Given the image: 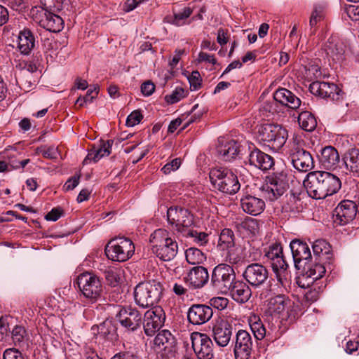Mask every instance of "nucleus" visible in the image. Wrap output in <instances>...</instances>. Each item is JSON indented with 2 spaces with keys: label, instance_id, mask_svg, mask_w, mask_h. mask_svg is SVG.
Segmentation results:
<instances>
[{
  "label": "nucleus",
  "instance_id": "nucleus-1",
  "mask_svg": "<svg viewBox=\"0 0 359 359\" xmlns=\"http://www.w3.org/2000/svg\"><path fill=\"white\" fill-rule=\"evenodd\" d=\"M308 195L314 199H323L336 194L341 181L336 175L325 171H311L303 182Z\"/></svg>",
  "mask_w": 359,
  "mask_h": 359
},
{
  "label": "nucleus",
  "instance_id": "nucleus-2",
  "mask_svg": "<svg viewBox=\"0 0 359 359\" xmlns=\"http://www.w3.org/2000/svg\"><path fill=\"white\" fill-rule=\"evenodd\" d=\"M151 250L160 259L168 262L173 259L178 251L177 242L169 236L165 229H158L150 236Z\"/></svg>",
  "mask_w": 359,
  "mask_h": 359
},
{
  "label": "nucleus",
  "instance_id": "nucleus-3",
  "mask_svg": "<svg viewBox=\"0 0 359 359\" xmlns=\"http://www.w3.org/2000/svg\"><path fill=\"white\" fill-rule=\"evenodd\" d=\"M163 291V285L157 280L141 282L134 289L135 302L143 309L153 307L161 299Z\"/></svg>",
  "mask_w": 359,
  "mask_h": 359
},
{
  "label": "nucleus",
  "instance_id": "nucleus-4",
  "mask_svg": "<svg viewBox=\"0 0 359 359\" xmlns=\"http://www.w3.org/2000/svg\"><path fill=\"white\" fill-rule=\"evenodd\" d=\"M209 177L212 187L223 194L233 195L241 189V184L237 176L226 168H214L211 169Z\"/></svg>",
  "mask_w": 359,
  "mask_h": 359
},
{
  "label": "nucleus",
  "instance_id": "nucleus-5",
  "mask_svg": "<svg viewBox=\"0 0 359 359\" xmlns=\"http://www.w3.org/2000/svg\"><path fill=\"white\" fill-rule=\"evenodd\" d=\"M288 188L287 172L283 170L268 175L265 180V184L262 186L260 191L264 198L270 201H274L283 196Z\"/></svg>",
  "mask_w": 359,
  "mask_h": 359
},
{
  "label": "nucleus",
  "instance_id": "nucleus-6",
  "mask_svg": "<svg viewBox=\"0 0 359 359\" xmlns=\"http://www.w3.org/2000/svg\"><path fill=\"white\" fill-rule=\"evenodd\" d=\"M258 137L275 151H278L285 144L288 137L285 128L278 124L266 123L259 126Z\"/></svg>",
  "mask_w": 359,
  "mask_h": 359
},
{
  "label": "nucleus",
  "instance_id": "nucleus-7",
  "mask_svg": "<svg viewBox=\"0 0 359 359\" xmlns=\"http://www.w3.org/2000/svg\"><path fill=\"white\" fill-rule=\"evenodd\" d=\"M135 252L133 241L126 237H115L111 239L105 246L107 256L113 261L126 262Z\"/></svg>",
  "mask_w": 359,
  "mask_h": 359
},
{
  "label": "nucleus",
  "instance_id": "nucleus-8",
  "mask_svg": "<svg viewBox=\"0 0 359 359\" xmlns=\"http://www.w3.org/2000/svg\"><path fill=\"white\" fill-rule=\"evenodd\" d=\"M302 140L294 138L289 151V158L293 167L299 172H308L315 168L311 154L302 147Z\"/></svg>",
  "mask_w": 359,
  "mask_h": 359
},
{
  "label": "nucleus",
  "instance_id": "nucleus-9",
  "mask_svg": "<svg viewBox=\"0 0 359 359\" xmlns=\"http://www.w3.org/2000/svg\"><path fill=\"white\" fill-rule=\"evenodd\" d=\"M236 280V274L232 266L220 264L212 271L210 284L217 291L226 294Z\"/></svg>",
  "mask_w": 359,
  "mask_h": 359
},
{
  "label": "nucleus",
  "instance_id": "nucleus-10",
  "mask_svg": "<svg viewBox=\"0 0 359 359\" xmlns=\"http://www.w3.org/2000/svg\"><path fill=\"white\" fill-rule=\"evenodd\" d=\"M294 302L283 294L276 295L269 299L268 311L271 316H276L281 321L292 322L295 318L293 309Z\"/></svg>",
  "mask_w": 359,
  "mask_h": 359
},
{
  "label": "nucleus",
  "instance_id": "nucleus-11",
  "mask_svg": "<svg viewBox=\"0 0 359 359\" xmlns=\"http://www.w3.org/2000/svg\"><path fill=\"white\" fill-rule=\"evenodd\" d=\"M167 219L176 231L184 233L194 224V215L188 209L180 206H171L167 210Z\"/></svg>",
  "mask_w": 359,
  "mask_h": 359
},
{
  "label": "nucleus",
  "instance_id": "nucleus-12",
  "mask_svg": "<svg viewBox=\"0 0 359 359\" xmlns=\"http://www.w3.org/2000/svg\"><path fill=\"white\" fill-rule=\"evenodd\" d=\"M78 286L83 294L88 299L96 300L102 292V285L96 275L85 272L77 278Z\"/></svg>",
  "mask_w": 359,
  "mask_h": 359
},
{
  "label": "nucleus",
  "instance_id": "nucleus-13",
  "mask_svg": "<svg viewBox=\"0 0 359 359\" xmlns=\"http://www.w3.org/2000/svg\"><path fill=\"white\" fill-rule=\"evenodd\" d=\"M165 320V313L160 306H155L144 313L143 327L147 336H153L163 325Z\"/></svg>",
  "mask_w": 359,
  "mask_h": 359
},
{
  "label": "nucleus",
  "instance_id": "nucleus-14",
  "mask_svg": "<svg viewBox=\"0 0 359 359\" xmlns=\"http://www.w3.org/2000/svg\"><path fill=\"white\" fill-rule=\"evenodd\" d=\"M191 339L193 349L198 359L213 358V343L209 336L195 332L191 334Z\"/></svg>",
  "mask_w": 359,
  "mask_h": 359
},
{
  "label": "nucleus",
  "instance_id": "nucleus-15",
  "mask_svg": "<svg viewBox=\"0 0 359 359\" xmlns=\"http://www.w3.org/2000/svg\"><path fill=\"white\" fill-rule=\"evenodd\" d=\"M116 318L119 323L129 331H135L142 324V313L136 309L131 306L122 307L116 314Z\"/></svg>",
  "mask_w": 359,
  "mask_h": 359
},
{
  "label": "nucleus",
  "instance_id": "nucleus-16",
  "mask_svg": "<svg viewBox=\"0 0 359 359\" xmlns=\"http://www.w3.org/2000/svg\"><path fill=\"white\" fill-rule=\"evenodd\" d=\"M358 212L359 213V207L354 201L344 200L334 210V221L339 225H345L351 222Z\"/></svg>",
  "mask_w": 359,
  "mask_h": 359
},
{
  "label": "nucleus",
  "instance_id": "nucleus-17",
  "mask_svg": "<svg viewBox=\"0 0 359 359\" xmlns=\"http://www.w3.org/2000/svg\"><path fill=\"white\" fill-rule=\"evenodd\" d=\"M253 348V341L250 334L243 330H240L236 336L233 348L236 359H251Z\"/></svg>",
  "mask_w": 359,
  "mask_h": 359
},
{
  "label": "nucleus",
  "instance_id": "nucleus-18",
  "mask_svg": "<svg viewBox=\"0 0 359 359\" xmlns=\"http://www.w3.org/2000/svg\"><path fill=\"white\" fill-rule=\"evenodd\" d=\"M243 276L248 284L257 287L266 281L269 277V271L264 265L253 263L245 268Z\"/></svg>",
  "mask_w": 359,
  "mask_h": 359
},
{
  "label": "nucleus",
  "instance_id": "nucleus-19",
  "mask_svg": "<svg viewBox=\"0 0 359 359\" xmlns=\"http://www.w3.org/2000/svg\"><path fill=\"white\" fill-rule=\"evenodd\" d=\"M213 316V310L207 304H195L191 305L187 312L188 321L194 325H203Z\"/></svg>",
  "mask_w": 359,
  "mask_h": 359
},
{
  "label": "nucleus",
  "instance_id": "nucleus-20",
  "mask_svg": "<svg viewBox=\"0 0 359 359\" xmlns=\"http://www.w3.org/2000/svg\"><path fill=\"white\" fill-rule=\"evenodd\" d=\"M233 325L225 320L217 321L212 328V337L221 347L226 346L232 336Z\"/></svg>",
  "mask_w": 359,
  "mask_h": 359
},
{
  "label": "nucleus",
  "instance_id": "nucleus-21",
  "mask_svg": "<svg viewBox=\"0 0 359 359\" xmlns=\"http://www.w3.org/2000/svg\"><path fill=\"white\" fill-rule=\"evenodd\" d=\"M240 203L243 211L252 216L259 215L264 212L266 207L263 198L248 193L243 194Z\"/></svg>",
  "mask_w": 359,
  "mask_h": 359
},
{
  "label": "nucleus",
  "instance_id": "nucleus-22",
  "mask_svg": "<svg viewBox=\"0 0 359 359\" xmlns=\"http://www.w3.org/2000/svg\"><path fill=\"white\" fill-rule=\"evenodd\" d=\"M309 90L315 95L322 98H330L332 100H338L341 92L338 86L334 83L319 81L310 84Z\"/></svg>",
  "mask_w": 359,
  "mask_h": 359
},
{
  "label": "nucleus",
  "instance_id": "nucleus-23",
  "mask_svg": "<svg viewBox=\"0 0 359 359\" xmlns=\"http://www.w3.org/2000/svg\"><path fill=\"white\" fill-rule=\"evenodd\" d=\"M184 280L187 284L194 289L202 288L209 280V273L207 269L202 266H194Z\"/></svg>",
  "mask_w": 359,
  "mask_h": 359
},
{
  "label": "nucleus",
  "instance_id": "nucleus-24",
  "mask_svg": "<svg viewBox=\"0 0 359 359\" xmlns=\"http://www.w3.org/2000/svg\"><path fill=\"white\" fill-rule=\"evenodd\" d=\"M248 160L251 165L263 171H267L274 165L273 158L257 148L250 151Z\"/></svg>",
  "mask_w": 359,
  "mask_h": 359
},
{
  "label": "nucleus",
  "instance_id": "nucleus-25",
  "mask_svg": "<svg viewBox=\"0 0 359 359\" xmlns=\"http://www.w3.org/2000/svg\"><path fill=\"white\" fill-rule=\"evenodd\" d=\"M113 144V140L102 141L99 145H93L88 151V154L83 161V164H88L93 161L97 162L104 156H107L111 154V149Z\"/></svg>",
  "mask_w": 359,
  "mask_h": 359
},
{
  "label": "nucleus",
  "instance_id": "nucleus-26",
  "mask_svg": "<svg viewBox=\"0 0 359 359\" xmlns=\"http://www.w3.org/2000/svg\"><path fill=\"white\" fill-rule=\"evenodd\" d=\"M290 247L291 249L295 267L299 269V264L302 261H308L311 258V253L309 245L299 240H293Z\"/></svg>",
  "mask_w": 359,
  "mask_h": 359
},
{
  "label": "nucleus",
  "instance_id": "nucleus-27",
  "mask_svg": "<svg viewBox=\"0 0 359 359\" xmlns=\"http://www.w3.org/2000/svg\"><path fill=\"white\" fill-rule=\"evenodd\" d=\"M265 256L271 262L273 271L287 269L288 264L283 255V248L280 244L273 245L266 252Z\"/></svg>",
  "mask_w": 359,
  "mask_h": 359
},
{
  "label": "nucleus",
  "instance_id": "nucleus-28",
  "mask_svg": "<svg viewBox=\"0 0 359 359\" xmlns=\"http://www.w3.org/2000/svg\"><path fill=\"white\" fill-rule=\"evenodd\" d=\"M154 343L160 350L163 351L165 354L175 352L176 340L168 330H165L159 332L156 336Z\"/></svg>",
  "mask_w": 359,
  "mask_h": 359
},
{
  "label": "nucleus",
  "instance_id": "nucleus-29",
  "mask_svg": "<svg viewBox=\"0 0 359 359\" xmlns=\"http://www.w3.org/2000/svg\"><path fill=\"white\" fill-rule=\"evenodd\" d=\"M233 300L238 303L247 302L252 295L248 285L241 280H235L230 287L229 292Z\"/></svg>",
  "mask_w": 359,
  "mask_h": 359
},
{
  "label": "nucleus",
  "instance_id": "nucleus-30",
  "mask_svg": "<svg viewBox=\"0 0 359 359\" xmlns=\"http://www.w3.org/2000/svg\"><path fill=\"white\" fill-rule=\"evenodd\" d=\"M313 252L316 257V261L320 262L332 264L333 258L331 251V245L325 240H317L312 245Z\"/></svg>",
  "mask_w": 359,
  "mask_h": 359
},
{
  "label": "nucleus",
  "instance_id": "nucleus-31",
  "mask_svg": "<svg viewBox=\"0 0 359 359\" xmlns=\"http://www.w3.org/2000/svg\"><path fill=\"white\" fill-rule=\"evenodd\" d=\"M339 154L337 150L332 146H327L320 150L319 161L324 168L334 169L339 162Z\"/></svg>",
  "mask_w": 359,
  "mask_h": 359
},
{
  "label": "nucleus",
  "instance_id": "nucleus-32",
  "mask_svg": "<svg viewBox=\"0 0 359 359\" xmlns=\"http://www.w3.org/2000/svg\"><path fill=\"white\" fill-rule=\"evenodd\" d=\"M274 99L280 106L295 109L301 105V100L294 93L286 88H280L274 93Z\"/></svg>",
  "mask_w": 359,
  "mask_h": 359
},
{
  "label": "nucleus",
  "instance_id": "nucleus-33",
  "mask_svg": "<svg viewBox=\"0 0 359 359\" xmlns=\"http://www.w3.org/2000/svg\"><path fill=\"white\" fill-rule=\"evenodd\" d=\"M240 151V144L235 140H230L217 147V153L226 161L234 159Z\"/></svg>",
  "mask_w": 359,
  "mask_h": 359
},
{
  "label": "nucleus",
  "instance_id": "nucleus-34",
  "mask_svg": "<svg viewBox=\"0 0 359 359\" xmlns=\"http://www.w3.org/2000/svg\"><path fill=\"white\" fill-rule=\"evenodd\" d=\"M50 32H60L64 27V21L60 16L48 11L41 26Z\"/></svg>",
  "mask_w": 359,
  "mask_h": 359
},
{
  "label": "nucleus",
  "instance_id": "nucleus-35",
  "mask_svg": "<svg viewBox=\"0 0 359 359\" xmlns=\"http://www.w3.org/2000/svg\"><path fill=\"white\" fill-rule=\"evenodd\" d=\"M346 169L350 172L359 174V149L352 148L346 151L343 156Z\"/></svg>",
  "mask_w": 359,
  "mask_h": 359
},
{
  "label": "nucleus",
  "instance_id": "nucleus-36",
  "mask_svg": "<svg viewBox=\"0 0 359 359\" xmlns=\"http://www.w3.org/2000/svg\"><path fill=\"white\" fill-rule=\"evenodd\" d=\"M325 264L328 263L318 262L314 264H309L306 267L304 266L303 277L310 278L311 283L321 278L326 272Z\"/></svg>",
  "mask_w": 359,
  "mask_h": 359
},
{
  "label": "nucleus",
  "instance_id": "nucleus-37",
  "mask_svg": "<svg viewBox=\"0 0 359 359\" xmlns=\"http://www.w3.org/2000/svg\"><path fill=\"white\" fill-rule=\"evenodd\" d=\"M22 36V31H20L18 36V42L17 47L15 48L14 46L11 45V46L15 49L13 52V55L11 56V62L14 68L15 76L17 77V75H21L22 67V45L20 43L21 37Z\"/></svg>",
  "mask_w": 359,
  "mask_h": 359
},
{
  "label": "nucleus",
  "instance_id": "nucleus-38",
  "mask_svg": "<svg viewBox=\"0 0 359 359\" xmlns=\"http://www.w3.org/2000/svg\"><path fill=\"white\" fill-rule=\"evenodd\" d=\"M235 245V235L230 229H224L219 237L218 246L222 250H229Z\"/></svg>",
  "mask_w": 359,
  "mask_h": 359
},
{
  "label": "nucleus",
  "instance_id": "nucleus-39",
  "mask_svg": "<svg viewBox=\"0 0 359 359\" xmlns=\"http://www.w3.org/2000/svg\"><path fill=\"white\" fill-rule=\"evenodd\" d=\"M298 123L300 127L306 131H313L316 126L317 121L315 116L309 111H302L298 116Z\"/></svg>",
  "mask_w": 359,
  "mask_h": 359
},
{
  "label": "nucleus",
  "instance_id": "nucleus-40",
  "mask_svg": "<svg viewBox=\"0 0 359 359\" xmlns=\"http://www.w3.org/2000/svg\"><path fill=\"white\" fill-rule=\"evenodd\" d=\"M326 54L333 60H339L344 54V48L340 43H336L333 39H329L325 45Z\"/></svg>",
  "mask_w": 359,
  "mask_h": 359
},
{
  "label": "nucleus",
  "instance_id": "nucleus-41",
  "mask_svg": "<svg viewBox=\"0 0 359 359\" xmlns=\"http://www.w3.org/2000/svg\"><path fill=\"white\" fill-rule=\"evenodd\" d=\"M186 259L192 265L202 264L206 259L205 254L196 248H190L185 251Z\"/></svg>",
  "mask_w": 359,
  "mask_h": 359
},
{
  "label": "nucleus",
  "instance_id": "nucleus-42",
  "mask_svg": "<svg viewBox=\"0 0 359 359\" xmlns=\"http://www.w3.org/2000/svg\"><path fill=\"white\" fill-rule=\"evenodd\" d=\"M192 13L190 8H184L182 11L175 13L173 16H167L165 19L167 22L171 23L176 26H182L184 25L185 20Z\"/></svg>",
  "mask_w": 359,
  "mask_h": 359
},
{
  "label": "nucleus",
  "instance_id": "nucleus-43",
  "mask_svg": "<svg viewBox=\"0 0 359 359\" xmlns=\"http://www.w3.org/2000/svg\"><path fill=\"white\" fill-rule=\"evenodd\" d=\"M325 18L323 9L320 7H315L311 12L309 26L311 29V35H314L316 32V27L318 23L322 22Z\"/></svg>",
  "mask_w": 359,
  "mask_h": 359
},
{
  "label": "nucleus",
  "instance_id": "nucleus-44",
  "mask_svg": "<svg viewBox=\"0 0 359 359\" xmlns=\"http://www.w3.org/2000/svg\"><path fill=\"white\" fill-rule=\"evenodd\" d=\"M255 321L252 319L250 320V326L252 332L254 334L255 337L257 340H262L266 335V330L263 325L262 322L259 319H257V317H254Z\"/></svg>",
  "mask_w": 359,
  "mask_h": 359
},
{
  "label": "nucleus",
  "instance_id": "nucleus-45",
  "mask_svg": "<svg viewBox=\"0 0 359 359\" xmlns=\"http://www.w3.org/2000/svg\"><path fill=\"white\" fill-rule=\"evenodd\" d=\"M36 37L29 29L24 28V55H29L36 47Z\"/></svg>",
  "mask_w": 359,
  "mask_h": 359
},
{
  "label": "nucleus",
  "instance_id": "nucleus-46",
  "mask_svg": "<svg viewBox=\"0 0 359 359\" xmlns=\"http://www.w3.org/2000/svg\"><path fill=\"white\" fill-rule=\"evenodd\" d=\"M184 235L187 237L191 238L193 241L200 246L204 245L208 242V234L205 232L198 231L194 229H188L184 233Z\"/></svg>",
  "mask_w": 359,
  "mask_h": 359
},
{
  "label": "nucleus",
  "instance_id": "nucleus-47",
  "mask_svg": "<svg viewBox=\"0 0 359 359\" xmlns=\"http://www.w3.org/2000/svg\"><path fill=\"white\" fill-rule=\"evenodd\" d=\"M48 11V8L43 6H34L30 9L28 15L41 26L42 20H43Z\"/></svg>",
  "mask_w": 359,
  "mask_h": 359
},
{
  "label": "nucleus",
  "instance_id": "nucleus-48",
  "mask_svg": "<svg viewBox=\"0 0 359 359\" xmlns=\"http://www.w3.org/2000/svg\"><path fill=\"white\" fill-rule=\"evenodd\" d=\"M186 96L183 88L177 87L170 95H167L165 97V100L168 104H175Z\"/></svg>",
  "mask_w": 359,
  "mask_h": 359
},
{
  "label": "nucleus",
  "instance_id": "nucleus-49",
  "mask_svg": "<svg viewBox=\"0 0 359 359\" xmlns=\"http://www.w3.org/2000/svg\"><path fill=\"white\" fill-rule=\"evenodd\" d=\"M229 303V301L227 298L222 297H212L209 300L208 306H211L212 309L214 308L217 309L218 311H222L227 307Z\"/></svg>",
  "mask_w": 359,
  "mask_h": 359
},
{
  "label": "nucleus",
  "instance_id": "nucleus-50",
  "mask_svg": "<svg viewBox=\"0 0 359 359\" xmlns=\"http://www.w3.org/2000/svg\"><path fill=\"white\" fill-rule=\"evenodd\" d=\"M188 79L191 90H197L201 87L202 79L198 71L192 72Z\"/></svg>",
  "mask_w": 359,
  "mask_h": 359
},
{
  "label": "nucleus",
  "instance_id": "nucleus-51",
  "mask_svg": "<svg viewBox=\"0 0 359 359\" xmlns=\"http://www.w3.org/2000/svg\"><path fill=\"white\" fill-rule=\"evenodd\" d=\"M65 0H41V4L46 8L53 11H60L63 8Z\"/></svg>",
  "mask_w": 359,
  "mask_h": 359
},
{
  "label": "nucleus",
  "instance_id": "nucleus-52",
  "mask_svg": "<svg viewBox=\"0 0 359 359\" xmlns=\"http://www.w3.org/2000/svg\"><path fill=\"white\" fill-rule=\"evenodd\" d=\"M104 276L105 279L109 285L115 287L118 285L120 278L116 270L112 269L105 270Z\"/></svg>",
  "mask_w": 359,
  "mask_h": 359
},
{
  "label": "nucleus",
  "instance_id": "nucleus-53",
  "mask_svg": "<svg viewBox=\"0 0 359 359\" xmlns=\"http://www.w3.org/2000/svg\"><path fill=\"white\" fill-rule=\"evenodd\" d=\"M36 152L41 153L43 157L49 159H55L58 155V149L54 146H50L48 148H46V147L43 148H37Z\"/></svg>",
  "mask_w": 359,
  "mask_h": 359
},
{
  "label": "nucleus",
  "instance_id": "nucleus-54",
  "mask_svg": "<svg viewBox=\"0 0 359 359\" xmlns=\"http://www.w3.org/2000/svg\"><path fill=\"white\" fill-rule=\"evenodd\" d=\"M24 69H26L27 74H24L25 78H29V76H40L41 72L38 71L37 62L34 59L32 62H29L24 65Z\"/></svg>",
  "mask_w": 359,
  "mask_h": 359
},
{
  "label": "nucleus",
  "instance_id": "nucleus-55",
  "mask_svg": "<svg viewBox=\"0 0 359 359\" xmlns=\"http://www.w3.org/2000/svg\"><path fill=\"white\" fill-rule=\"evenodd\" d=\"M344 11L346 15L352 20H359V6L346 5L344 7Z\"/></svg>",
  "mask_w": 359,
  "mask_h": 359
},
{
  "label": "nucleus",
  "instance_id": "nucleus-56",
  "mask_svg": "<svg viewBox=\"0 0 359 359\" xmlns=\"http://www.w3.org/2000/svg\"><path fill=\"white\" fill-rule=\"evenodd\" d=\"M143 116L140 111L135 110L133 111L126 119V126L128 127H133L137 124H138Z\"/></svg>",
  "mask_w": 359,
  "mask_h": 359
},
{
  "label": "nucleus",
  "instance_id": "nucleus-57",
  "mask_svg": "<svg viewBox=\"0 0 359 359\" xmlns=\"http://www.w3.org/2000/svg\"><path fill=\"white\" fill-rule=\"evenodd\" d=\"M279 102L276 101L274 99V97L271 100H269L264 102V109L266 111H269L271 114H275L279 112L281 109Z\"/></svg>",
  "mask_w": 359,
  "mask_h": 359
},
{
  "label": "nucleus",
  "instance_id": "nucleus-58",
  "mask_svg": "<svg viewBox=\"0 0 359 359\" xmlns=\"http://www.w3.org/2000/svg\"><path fill=\"white\" fill-rule=\"evenodd\" d=\"M181 165L180 158H175L170 163H166L161 169V171L165 175L170 173L171 171L177 170Z\"/></svg>",
  "mask_w": 359,
  "mask_h": 359
},
{
  "label": "nucleus",
  "instance_id": "nucleus-59",
  "mask_svg": "<svg viewBox=\"0 0 359 359\" xmlns=\"http://www.w3.org/2000/svg\"><path fill=\"white\" fill-rule=\"evenodd\" d=\"M99 92V88L95 86L93 89H89L86 95L83 97L80 96L77 100L76 102L83 100V102H92L93 100L97 97Z\"/></svg>",
  "mask_w": 359,
  "mask_h": 359
},
{
  "label": "nucleus",
  "instance_id": "nucleus-60",
  "mask_svg": "<svg viewBox=\"0 0 359 359\" xmlns=\"http://www.w3.org/2000/svg\"><path fill=\"white\" fill-rule=\"evenodd\" d=\"M4 359H22V353L15 348L6 349L3 355Z\"/></svg>",
  "mask_w": 359,
  "mask_h": 359
},
{
  "label": "nucleus",
  "instance_id": "nucleus-61",
  "mask_svg": "<svg viewBox=\"0 0 359 359\" xmlns=\"http://www.w3.org/2000/svg\"><path fill=\"white\" fill-rule=\"evenodd\" d=\"M113 327L111 321H104L98 326V332L103 337H107L110 334Z\"/></svg>",
  "mask_w": 359,
  "mask_h": 359
},
{
  "label": "nucleus",
  "instance_id": "nucleus-62",
  "mask_svg": "<svg viewBox=\"0 0 359 359\" xmlns=\"http://www.w3.org/2000/svg\"><path fill=\"white\" fill-rule=\"evenodd\" d=\"M63 210L61 208H53L46 216L45 219L48 221H57L62 215Z\"/></svg>",
  "mask_w": 359,
  "mask_h": 359
},
{
  "label": "nucleus",
  "instance_id": "nucleus-63",
  "mask_svg": "<svg viewBox=\"0 0 359 359\" xmlns=\"http://www.w3.org/2000/svg\"><path fill=\"white\" fill-rule=\"evenodd\" d=\"M243 226L255 233L258 229V222L256 219L249 218L243 222Z\"/></svg>",
  "mask_w": 359,
  "mask_h": 359
},
{
  "label": "nucleus",
  "instance_id": "nucleus-64",
  "mask_svg": "<svg viewBox=\"0 0 359 359\" xmlns=\"http://www.w3.org/2000/svg\"><path fill=\"white\" fill-rule=\"evenodd\" d=\"M155 90V85L150 81L144 82L141 86V92L144 96L151 95Z\"/></svg>",
  "mask_w": 359,
  "mask_h": 359
}]
</instances>
